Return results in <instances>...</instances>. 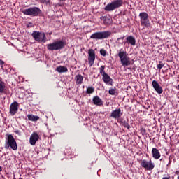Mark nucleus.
Returning a JSON list of instances; mask_svg holds the SVG:
<instances>
[{"instance_id": "1", "label": "nucleus", "mask_w": 179, "mask_h": 179, "mask_svg": "<svg viewBox=\"0 0 179 179\" xmlns=\"http://www.w3.org/2000/svg\"><path fill=\"white\" fill-rule=\"evenodd\" d=\"M117 56L120 59V63L122 66H129V65H132V61H131V57H129V55L125 50L120 49L117 53Z\"/></svg>"}, {"instance_id": "2", "label": "nucleus", "mask_w": 179, "mask_h": 179, "mask_svg": "<svg viewBox=\"0 0 179 179\" xmlns=\"http://www.w3.org/2000/svg\"><path fill=\"white\" fill-rule=\"evenodd\" d=\"M111 36V31H98L92 34L90 36V38L92 40H104L108 38Z\"/></svg>"}, {"instance_id": "3", "label": "nucleus", "mask_w": 179, "mask_h": 179, "mask_svg": "<svg viewBox=\"0 0 179 179\" xmlns=\"http://www.w3.org/2000/svg\"><path fill=\"white\" fill-rule=\"evenodd\" d=\"M7 138L6 141L5 148L8 149V148H11L13 150H17V143H16V140L12 134H6Z\"/></svg>"}, {"instance_id": "4", "label": "nucleus", "mask_w": 179, "mask_h": 179, "mask_svg": "<svg viewBox=\"0 0 179 179\" xmlns=\"http://www.w3.org/2000/svg\"><path fill=\"white\" fill-rule=\"evenodd\" d=\"M123 3L124 1H122V0H115L110 3H108L105 6V10H106V12H113V10H115V9H117V8H121Z\"/></svg>"}, {"instance_id": "5", "label": "nucleus", "mask_w": 179, "mask_h": 179, "mask_svg": "<svg viewBox=\"0 0 179 179\" xmlns=\"http://www.w3.org/2000/svg\"><path fill=\"white\" fill-rule=\"evenodd\" d=\"M48 50L50 51H58V50H62L65 47V41H56L48 45Z\"/></svg>"}, {"instance_id": "6", "label": "nucleus", "mask_w": 179, "mask_h": 179, "mask_svg": "<svg viewBox=\"0 0 179 179\" xmlns=\"http://www.w3.org/2000/svg\"><path fill=\"white\" fill-rule=\"evenodd\" d=\"M138 16L140 17L141 26H143L144 27H150V20H149V14H148V13H140Z\"/></svg>"}, {"instance_id": "7", "label": "nucleus", "mask_w": 179, "mask_h": 179, "mask_svg": "<svg viewBox=\"0 0 179 179\" xmlns=\"http://www.w3.org/2000/svg\"><path fill=\"white\" fill-rule=\"evenodd\" d=\"M41 12V10L38 7H31L22 11V13L27 16H38Z\"/></svg>"}, {"instance_id": "8", "label": "nucleus", "mask_w": 179, "mask_h": 179, "mask_svg": "<svg viewBox=\"0 0 179 179\" xmlns=\"http://www.w3.org/2000/svg\"><path fill=\"white\" fill-rule=\"evenodd\" d=\"M31 36L35 41H38V43H45V34L37 31H34L32 32Z\"/></svg>"}, {"instance_id": "9", "label": "nucleus", "mask_w": 179, "mask_h": 179, "mask_svg": "<svg viewBox=\"0 0 179 179\" xmlns=\"http://www.w3.org/2000/svg\"><path fill=\"white\" fill-rule=\"evenodd\" d=\"M141 166L145 169V170H148V171H150L155 169V163L152 162V159H150V161L146 159L141 160Z\"/></svg>"}, {"instance_id": "10", "label": "nucleus", "mask_w": 179, "mask_h": 179, "mask_svg": "<svg viewBox=\"0 0 179 179\" xmlns=\"http://www.w3.org/2000/svg\"><path fill=\"white\" fill-rule=\"evenodd\" d=\"M96 60V53L93 49H90L88 50V64L90 66H92Z\"/></svg>"}, {"instance_id": "11", "label": "nucleus", "mask_w": 179, "mask_h": 179, "mask_svg": "<svg viewBox=\"0 0 179 179\" xmlns=\"http://www.w3.org/2000/svg\"><path fill=\"white\" fill-rule=\"evenodd\" d=\"M17 110H19V103L16 101L12 103L10 106V114L15 115L17 113Z\"/></svg>"}, {"instance_id": "12", "label": "nucleus", "mask_w": 179, "mask_h": 179, "mask_svg": "<svg viewBox=\"0 0 179 179\" xmlns=\"http://www.w3.org/2000/svg\"><path fill=\"white\" fill-rule=\"evenodd\" d=\"M152 87H154L155 92H157L158 94H162V93H163V87L160 86V85L159 84V83H157V81L153 80L152 83Z\"/></svg>"}, {"instance_id": "13", "label": "nucleus", "mask_w": 179, "mask_h": 179, "mask_svg": "<svg viewBox=\"0 0 179 179\" xmlns=\"http://www.w3.org/2000/svg\"><path fill=\"white\" fill-rule=\"evenodd\" d=\"M39 138H40V136H38V134H37V133L36 132L32 133L29 138L30 145H31L32 146H34V145H36V142H37V141H38Z\"/></svg>"}, {"instance_id": "14", "label": "nucleus", "mask_w": 179, "mask_h": 179, "mask_svg": "<svg viewBox=\"0 0 179 179\" xmlns=\"http://www.w3.org/2000/svg\"><path fill=\"white\" fill-rule=\"evenodd\" d=\"M122 115V112L120 108H116L115 110L112 111L110 117L115 118V120H118Z\"/></svg>"}, {"instance_id": "15", "label": "nucleus", "mask_w": 179, "mask_h": 179, "mask_svg": "<svg viewBox=\"0 0 179 179\" xmlns=\"http://www.w3.org/2000/svg\"><path fill=\"white\" fill-rule=\"evenodd\" d=\"M92 103L94 106H99V107L103 106V100L99 96H95L92 99Z\"/></svg>"}, {"instance_id": "16", "label": "nucleus", "mask_w": 179, "mask_h": 179, "mask_svg": "<svg viewBox=\"0 0 179 179\" xmlns=\"http://www.w3.org/2000/svg\"><path fill=\"white\" fill-rule=\"evenodd\" d=\"M152 157L155 158V160H159L162 156V155H160V152H159V150L155 148L152 149Z\"/></svg>"}, {"instance_id": "17", "label": "nucleus", "mask_w": 179, "mask_h": 179, "mask_svg": "<svg viewBox=\"0 0 179 179\" xmlns=\"http://www.w3.org/2000/svg\"><path fill=\"white\" fill-rule=\"evenodd\" d=\"M102 79H103V82L105 83H106V85L108 84V83L110 85H111V83H113V80L111 79L110 76H108V74H107V73L102 76Z\"/></svg>"}, {"instance_id": "18", "label": "nucleus", "mask_w": 179, "mask_h": 179, "mask_svg": "<svg viewBox=\"0 0 179 179\" xmlns=\"http://www.w3.org/2000/svg\"><path fill=\"white\" fill-rule=\"evenodd\" d=\"M126 40L129 44H131V45H136V40L135 39V37L132 36H127L126 38Z\"/></svg>"}, {"instance_id": "19", "label": "nucleus", "mask_w": 179, "mask_h": 179, "mask_svg": "<svg viewBox=\"0 0 179 179\" xmlns=\"http://www.w3.org/2000/svg\"><path fill=\"white\" fill-rule=\"evenodd\" d=\"M76 85H82L83 83V76L80 74L76 76Z\"/></svg>"}, {"instance_id": "20", "label": "nucleus", "mask_w": 179, "mask_h": 179, "mask_svg": "<svg viewBox=\"0 0 179 179\" xmlns=\"http://www.w3.org/2000/svg\"><path fill=\"white\" fill-rule=\"evenodd\" d=\"M56 71L59 72V73H64L65 72H68V68L64 66H60L56 68Z\"/></svg>"}, {"instance_id": "21", "label": "nucleus", "mask_w": 179, "mask_h": 179, "mask_svg": "<svg viewBox=\"0 0 179 179\" xmlns=\"http://www.w3.org/2000/svg\"><path fill=\"white\" fill-rule=\"evenodd\" d=\"M5 82L2 81V79L0 78V93H5Z\"/></svg>"}, {"instance_id": "22", "label": "nucleus", "mask_w": 179, "mask_h": 179, "mask_svg": "<svg viewBox=\"0 0 179 179\" xmlns=\"http://www.w3.org/2000/svg\"><path fill=\"white\" fill-rule=\"evenodd\" d=\"M101 20L103 21L104 24H110L111 23V18L108 17L102 16L101 17Z\"/></svg>"}, {"instance_id": "23", "label": "nucleus", "mask_w": 179, "mask_h": 179, "mask_svg": "<svg viewBox=\"0 0 179 179\" xmlns=\"http://www.w3.org/2000/svg\"><path fill=\"white\" fill-rule=\"evenodd\" d=\"M27 118L29 121H38L39 119L38 116H35L33 115H28Z\"/></svg>"}, {"instance_id": "24", "label": "nucleus", "mask_w": 179, "mask_h": 179, "mask_svg": "<svg viewBox=\"0 0 179 179\" xmlns=\"http://www.w3.org/2000/svg\"><path fill=\"white\" fill-rule=\"evenodd\" d=\"M86 93L87 94H92L94 93V88L92 86L87 87Z\"/></svg>"}, {"instance_id": "25", "label": "nucleus", "mask_w": 179, "mask_h": 179, "mask_svg": "<svg viewBox=\"0 0 179 179\" xmlns=\"http://www.w3.org/2000/svg\"><path fill=\"white\" fill-rule=\"evenodd\" d=\"M109 94L111 96H115L117 94V89L115 88H110L108 91Z\"/></svg>"}, {"instance_id": "26", "label": "nucleus", "mask_w": 179, "mask_h": 179, "mask_svg": "<svg viewBox=\"0 0 179 179\" xmlns=\"http://www.w3.org/2000/svg\"><path fill=\"white\" fill-rule=\"evenodd\" d=\"M106 68V66H101L99 69V71H100V73L102 75H104V74H106L107 73H106V71H104Z\"/></svg>"}, {"instance_id": "27", "label": "nucleus", "mask_w": 179, "mask_h": 179, "mask_svg": "<svg viewBox=\"0 0 179 179\" xmlns=\"http://www.w3.org/2000/svg\"><path fill=\"white\" fill-rule=\"evenodd\" d=\"M122 124L123 125V127H124V128H127V129H129V128H131V126L128 124V122L125 120L122 122Z\"/></svg>"}, {"instance_id": "28", "label": "nucleus", "mask_w": 179, "mask_h": 179, "mask_svg": "<svg viewBox=\"0 0 179 179\" xmlns=\"http://www.w3.org/2000/svg\"><path fill=\"white\" fill-rule=\"evenodd\" d=\"M100 54L102 55V57H106L107 55V52L104 49H101Z\"/></svg>"}, {"instance_id": "29", "label": "nucleus", "mask_w": 179, "mask_h": 179, "mask_svg": "<svg viewBox=\"0 0 179 179\" xmlns=\"http://www.w3.org/2000/svg\"><path fill=\"white\" fill-rule=\"evenodd\" d=\"M163 66H164V63H163L162 61H159V64L157 65V69L160 70L162 68H163Z\"/></svg>"}, {"instance_id": "30", "label": "nucleus", "mask_w": 179, "mask_h": 179, "mask_svg": "<svg viewBox=\"0 0 179 179\" xmlns=\"http://www.w3.org/2000/svg\"><path fill=\"white\" fill-rule=\"evenodd\" d=\"M125 37L124 36H122L121 38H118L117 40V43H120V44H122V40H124ZM122 40L121 42H120V41Z\"/></svg>"}, {"instance_id": "31", "label": "nucleus", "mask_w": 179, "mask_h": 179, "mask_svg": "<svg viewBox=\"0 0 179 179\" xmlns=\"http://www.w3.org/2000/svg\"><path fill=\"white\" fill-rule=\"evenodd\" d=\"M15 133L17 135H19V136H20V135H22V133H21L20 131H19V130H16V131H15Z\"/></svg>"}, {"instance_id": "32", "label": "nucleus", "mask_w": 179, "mask_h": 179, "mask_svg": "<svg viewBox=\"0 0 179 179\" xmlns=\"http://www.w3.org/2000/svg\"><path fill=\"white\" fill-rule=\"evenodd\" d=\"M5 64V62H3L2 59H0V65H3Z\"/></svg>"}, {"instance_id": "33", "label": "nucleus", "mask_w": 179, "mask_h": 179, "mask_svg": "<svg viewBox=\"0 0 179 179\" xmlns=\"http://www.w3.org/2000/svg\"><path fill=\"white\" fill-rule=\"evenodd\" d=\"M171 178L170 176L168 177H163L162 179H171Z\"/></svg>"}, {"instance_id": "34", "label": "nucleus", "mask_w": 179, "mask_h": 179, "mask_svg": "<svg viewBox=\"0 0 179 179\" xmlns=\"http://www.w3.org/2000/svg\"><path fill=\"white\" fill-rule=\"evenodd\" d=\"M171 164V160L169 159L168 164L166 165L167 167H169V165Z\"/></svg>"}, {"instance_id": "35", "label": "nucleus", "mask_w": 179, "mask_h": 179, "mask_svg": "<svg viewBox=\"0 0 179 179\" xmlns=\"http://www.w3.org/2000/svg\"><path fill=\"white\" fill-rule=\"evenodd\" d=\"M175 173H176L177 176H179V171H176L175 172Z\"/></svg>"}, {"instance_id": "36", "label": "nucleus", "mask_w": 179, "mask_h": 179, "mask_svg": "<svg viewBox=\"0 0 179 179\" xmlns=\"http://www.w3.org/2000/svg\"><path fill=\"white\" fill-rule=\"evenodd\" d=\"M0 171H2V167L0 166Z\"/></svg>"}, {"instance_id": "37", "label": "nucleus", "mask_w": 179, "mask_h": 179, "mask_svg": "<svg viewBox=\"0 0 179 179\" xmlns=\"http://www.w3.org/2000/svg\"><path fill=\"white\" fill-rule=\"evenodd\" d=\"M178 90H179V84L178 85Z\"/></svg>"}, {"instance_id": "38", "label": "nucleus", "mask_w": 179, "mask_h": 179, "mask_svg": "<svg viewBox=\"0 0 179 179\" xmlns=\"http://www.w3.org/2000/svg\"><path fill=\"white\" fill-rule=\"evenodd\" d=\"M177 179H179V176L177 177Z\"/></svg>"}, {"instance_id": "39", "label": "nucleus", "mask_w": 179, "mask_h": 179, "mask_svg": "<svg viewBox=\"0 0 179 179\" xmlns=\"http://www.w3.org/2000/svg\"><path fill=\"white\" fill-rule=\"evenodd\" d=\"M60 1H65V0H60Z\"/></svg>"}]
</instances>
